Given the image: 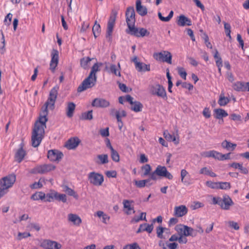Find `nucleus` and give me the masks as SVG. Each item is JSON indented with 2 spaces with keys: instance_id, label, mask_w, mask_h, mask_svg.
Listing matches in <instances>:
<instances>
[{
  "instance_id": "nucleus-1",
  "label": "nucleus",
  "mask_w": 249,
  "mask_h": 249,
  "mask_svg": "<svg viewBox=\"0 0 249 249\" xmlns=\"http://www.w3.org/2000/svg\"><path fill=\"white\" fill-rule=\"evenodd\" d=\"M48 108L43 107L38 120L35 123L32 132L31 143L34 147H38L44 137L45 128H46V123L48 121Z\"/></svg>"
},
{
  "instance_id": "nucleus-2",
  "label": "nucleus",
  "mask_w": 249,
  "mask_h": 249,
  "mask_svg": "<svg viewBox=\"0 0 249 249\" xmlns=\"http://www.w3.org/2000/svg\"><path fill=\"white\" fill-rule=\"evenodd\" d=\"M150 92L153 95L157 96L163 99H167L165 88L161 85L156 83L149 86Z\"/></svg>"
},
{
  "instance_id": "nucleus-3",
  "label": "nucleus",
  "mask_w": 249,
  "mask_h": 249,
  "mask_svg": "<svg viewBox=\"0 0 249 249\" xmlns=\"http://www.w3.org/2000/svg\"><path fill=\"white\" fill-rule=\"evenodd\" d=\"M16 180L15 174H10L0 180V190L4 191V190L11 187Z\"/></svg>"
},
{
  "instance_id": "nucleus-4",
  "label": "nucleus",
  "mask_w": 249,
  "mask_h": 249,
  "mask_svg": "<svg viewBox=\"0 0 249 249\" xmlns=\"http://www.w3.org/2000/svg\"><path fill=\"white\" fill-rule=\"evenodd\" d=\"M97 81V76L91 77L88 76L77 88V92H81L86 89L93 87L96 84Z\"/></svg>"
},
{
  "instance_id": "nucleus-5",
  "label": "nucleus",
  "mask_w": 249,
  "mask_h": 249,
  "mask_svg": "<svg viewBox=\"0 0 249 249\" xmlns=\"http://www.w3.org/2000/svg\"><path fill=\"white\" fill-rule=\"evenodd\" d=\"M58 88L55 87L53 88L49 93V96L47 101L45 102L43 107H46L47 108L49 107L51 110H53L54 107V104L58 94Z\"/></svg>"
},
{
  "instance_id": "nucleus-6",
  "label": "nucleus",
  "mask_w": 249,
  "mask_h": 249,
  "mask_svg": "<svg viewBox=\"0 0 249 249\" xmlns=\"http://www.w3.org/2000/svg\"><path fill=\"white\" fill-rule=\"evenodd\" d=\"M153 57L157 61L172 64V55L170 52L167 51H162L159 53H155Z\"/></svg>"
},
{
  "instance_id": "nucleus-7",
  "label": "nucleus",
  "mask_w": 249,
  "mask_h": 249,
  "mask_svg": "<svg viewBox=\"0 0 249 249\" xmlns=\"http://www.w3.org/2000/svg\"><path fill=\"white\" fill-rule=\"evenodd\" d=\"M90 183L97 186H101L104 181V176L101 174L92 172L88 175Z\"/></svg>"
},
{
  "instance_id": "nucleus-8",
  "label": "nucleus",
  "mask_w": 249,
  "mask_h": 249,
  "mask_svg": "<svg viewBox=\"0 0 249 249\" xmlns=\"http://www.w3.org/2000/svg\"><path fill=\"white\" fill-rule=\"evenodd\" d=\"M129 31H127L128 34L136 37H143L144 36H148L150 33L143 28H138L134 26V25L128 28Z\"/></svg>"
},
{
  "instance_id": "nucleus-9",
  "label": "nucleus",
  "mask_w": 249,
  "mask_h": 249,
  "mask_svg": "<svg viewBox=\"0 0 249 249\" xmlns=\"http://www.w3.org/2000/svg\"><path fill=\"white\" fill-rule=\"evenodd\" d=\"M55 169V166L52 164H45L36 166L33 170L35 174H43L53 171Z\"/></svg>"
},
{
  "instance_id": "nucleus-10",
  "label": "nucleus",
  "mask_w": 249,
  "mask_h": 249,
  "mask_svg": "<svg viewBox=\"0 0 249 249\" xmlns=\"http://www.w3.org/2000/svg\"><path fill=\"white\" fill-rule=\"evenodd\" d=\"M117 12L116 11L112 10L107 22V31L106 37H110L112 34L113 27L115 24Z\"/></svg>"
},
{
  "instance_id": "nucleus-11",
  "label": "nucleus",
  "mask_w": 249,
  "mask_h": 249,
  "mask_svg": "<svg viewBox=\"0 0 249 249\" xmlns=\"http://www.w3.org/2000/svg\"><path fill=\"white\" fill-rule=\"evenodd\" d=\"M126 21L128 28L134 25L135 13L133 7H129L125 12Z\"/></svg>"
},
{
  "instance_id": "nucleus-12",
  "label": "nucleus",
  "mask_w": 249,
  "mask_h": 249,
  "mask_svg": "<svg viewBox=\"0 0 249 249\" xmlns=\"http://www.w3.org/2000/svg\"><path fill=\"white\" fill-rule=\"evenodd\" d=\"M41 247L45 249H60L62 245L56 241L45 239L41 243Z\"/></svg>"
},
{
  "instance_id": "nucleus-13",
  "label": "nucleus",
  "mask_w": 249,
  "mask_h": 249,
  "mask_svg": "<svg viewBox=\"0 0 249 249\" xmlns=\"http://www.w3.org/2000/svg\"><path fill=\"white\" fill-rule=\"evenodd\" d=\"M155 173H157L158 176L164 177L169 179H172L173 178V175L167 171L165 166L158 165L155 170Z\"/></svg>"
},
{
  "instance_id": "nucleus-14",
  "label": "nucleus",
  "mask_w": 249,
  "mask_h": 249,
  "mask_svg": "<svg viewBox=\"0 0 249 249\" xmlns=\"http://www.w3.org/2000/svg\"><path fill=\"white\" fill-rule=\"evenodd\" d=\"M58 54L59 53L57 50L53 49L51 53V60L50 64V69L54 72L55 68L57 67L58 63Z\"/></svg>"
},
{
  "instance_id": "nucleus-15",
  "label": "nucleus",
  "mask_w": 249,
  "mask_h": 249,
  "mask_svg": "<svg viewBox=\"0 0 249 249\" xmlns=\"http://www.w3.org/2000/svg\"><path fill=\"white\" fill-rule=\"evenodd\" d=\"M63 155L61 152L56 150H50L48 152V158L52 161H59Z\"/></svg>"
},
{
  "instance_id": "nucleus-16",
  "label": "nucleus",
  "mask_w": 249,
  "mask_h": 249,
  "mask_svg": "<svg viewBox=\"0 0 249 249\" xmlns=\"http://www.w3.org/2000/svg\"><path fill=\"white\" fill-rule=\"evenodd\" d=\"M109 102L105 99L97 98L94 99L91 103L92 107L105 108L109 106Z\"/></svg>"
},
{
  "instance_id": "nucleus-17",
  "label": "nucleus",
  "mask_w": 249,
  "mask_h": 249,
  "mask_svg": "<svg viewBox=\"0 0 249 249\" xmlns=\"http://www.w3.org/2000/svg\"><path fill=\"white\" fill-rule=\"evenodd\" d=\"M233 88L238 91H244L248 90L249 91V82L244 83L243 82H237L233 84Z\"/></svg>"
},
{
  "instance_id": "nucleus-18",
  "label": "nucleus",
  "mask_w": 249,
  "mask_h": 249,
  "mask_svg": "<svg viewBox=\"0 0 249 249\" xmlns=\"http://www.w3.org/2000/svg\"><path fill=\"white\" fill-rule=\"evenodd\" d=\"M80 142L77 137L71 138L65 143V147L68 149H74L76 148Z\"/></svg>"
},
{
  "instance_id": "nucleus-19",
  "label": "nucleus",
  "mask_w": 249,
  "mask_h": 249,
  "mask_svg": "<svg viewBox=\"0 0 249 249\" xmlns=\"http://www.w3.org/2000/svg\"><path fill=\"white\" fill-rule=\"evenodd\" d=\"M177 23L179 26H191L192 25L191 20L183 15H181L178 17Z\"/></svg>"
},
{
  "instance_id": "nucleus-20",
  "label": "nucleus",
  "mask_w": 249,
  "mask_h": 249,
  "mask_svg": "<svg viewBox=\"0 0 249 249\" xmlns=\"http://www.w3.org/2000/svg\"><path fill=\"white\" fill-rule=\"evenodd\" d=\"M163 136L167 141L172 142L176 145L178 144L179 142V138L178 134H177V136H175L171 134L168 130H165L163 132Z\"/></svg>"
},
{
  "instance_id": "nucleus-21",
  "label": "nucleus",
  "mask_w": 249,
  "mask_h": 249,
  "mask_svg": "<svg viewBox=\"0 0 249 249\" xmlns=\"http://www.w3.org/2000/svg\"><path fill=\"white\" fill-rule=\"evenodd\" d=\"M188 212V209L185 205L176 206L174 208V215L179 217L185 215Z\"/></svg>"
},
{
  "instance_id": "nucleus-22",
  "label": "nucleus",
  "mask_w": 249,
  "mask_h": 249,
  "mask_svg": "<svg viewBox=\"0 0 249 249\" xmlns=\"http://www.w3.org/2000/svg\"><path fill=\"white\" fill-rule=\"evenodd\" d=\"M68 220L69 222L76 226H79L82 223L81 218L76 214L69 213L68 215Z\"/></svg>"
},
{
  "instance_id": "nucleus-23",
  "label": "nucleus",
  "mask_w": 249,
  "mask_h": 249,
  "mask_svg": "<svg viewBox=\"0 0 249 249\" xmlns=\"http://www.w3.org/2000/svg\"><path fill=\"white\" fill-rule=\"evenodd\" d=\"M136 9L137 13L141 16H144L147 13V9L146 7L142 5L141 0H136Z\"/></svg>"
},
{
  "instance_id": "nucleus-24",
  "label": "nucleus",
  "mask_w": 249,
  "mask_h": 249,
  "mask_svg": "<svg viewBox=\"0 0 249 249\" xmlns=\"http://www.w3.org/2000/svg\"><path fill=\"white\" fill-rule=\"evenodd\" d=\"M153 224L149 225L147 223H143L140 225L139 228L136 231L137 233L141 232L142 231H146L149 233H151L153 230Z\"/></svg>"
},
{
  "instance_id": "nucleus-25",
  "label": "nucleus",
  "mask_w": 249,
  "mask_h": 249,
  "mask_svg": "<svg viewBox=\"0 0 249 249\" xmlns=\"http://www.w3.org/2000/svg\"><path fill=\"white\" fill-rule=\"evenodd\" d=\"M231 199L229 196L224 197L223 199L221 198L220 206L222 209L228 210L230 206L232 204Z\"/></svg>"
},
{
  "instance_id": "nucleus-26",
  "label": "nucleus",
  "mask_w": 249,
  "mask_h": 249,
  "mask_svg": "<svg viewBox=\"0 0 249 249\" xmlns=\"http://www.w3.org/2000/svg\"><path fill=\"white\" fill-rule=\"evenodd\" d=\"M75 105L73 102H69L66 107V115L69 118H71L75 109Z\"/></svg>"
},
{
  "instance_id": "nucleus-27",
  "label": "nucleus",
  "mask_w": 249,
  "mask_h": 249,
  "mask_svg": "<svg viewBox=\"0 0 249 249\" xmlns=\"http://www.w3.org/2000/svg\"><path fill=\"white\" fill-rule=\"evenodd\" d=\"M26 155V152L23 149V146L21 145V147L18 149L15 154V158L18 163L20 162L24 158Z\"/></svg>"
},
{
  "instance_id": "nucleus-28",
  "label": "nucleus",
  "mask_w": 249,
  "mask_h": 249,
  "mask_svg": "<svg viewBox=\"0 0 249 249\" xmlns=\"http://www.w3.org/2000/svg\"><path fill=\"white\" fill-rule=\"evenodd\" d=\"M136 69L139 72L150 71V65H147L142 62L137 63Z\"/></svg>"
},
{
  "instance_id": "nucleus-29",
  "label": "nucleus",
  "mask_w": 249,
  "mask_h": 249,
  "mask_svg": "<svg viewBox=\"0 0 249 249\" xmlns=\"http://www.w3.org/2000/svg\"><path fill=\"white\" fill-rule=\"evenodd\" d=\"M97 158V160L95 162L98 164H104L108 162V157L107 154L98 155Z\"/></svg>"
},
{
  "instance_id": "nucleus-30",
  "label": "nucleus",
  "mask_w": 249,
  "mask_h": 249,
  "mask_svg": "<svg viewBox=\"0 0 249 249\" xmlns=\"http://www.w3.org/2000/svg\"><path fill=\"white\" fill-rule=\"evenodd\" d=\"M236 144L232 143L227 140H224L221 143V146L222 148L227 149V150L233 151L236 147Z\"/></svg>"
},
{
  "instance_id": "nucleus-31",
  "label": "nucleus",
  "mask_w": 249,
  "mask_h": 249,
  "mask_svg": "<svg viewBox=\"0 0 249 249\" xmlns=\"http://www.w3.org/2000/svg\"><path fill=\"white\" fill-rule=\"evenodd\" d=\"M230 101L229 98L225 96L224 93L222 91L219 95V98L218 101V104L220 106H225Z\"/></svg>"
},
{
  "instance_id": "nucleus-32",
  "label": "nucleus",
  "mask_w": 249,
  "mask_h": 249,
  "mask_svg": "<svg viewBox=\"0 0 249 249\" xmlns=\"http://www.w3.org/2000/svg\"><path fill=\"white\" fill-rule=\"evenodd\" d=\"M214 111L215 113V118L217 119H222L228 115L227 112L222 108L215 109Z\"/></svg>"
},
{
  "instance_id": "nucleus-33",
  "label": "nucleus",
  "mask_w": 249,
  "mask_h": 249,
  "mask_svg": "<svg viewBox=\"0 0 249 249\" xmlns=\"http://www.w3.org/2000/svg\"><path fill=\"white\" fill-rule=\"evenodd\" d=\"M102 65L103 64L102 63H95L91 67V70L89 74V76H90L91 77H94V76H97L96 73L100 71L99 67L102 66Z\"/></svg>"
},
{
  "instance_id": "nucleus-34",
  "label": "nucleus",
  "mask_w": 249,
  "mask_h": 249,
  "mask_svg": "<svg viewBox=\"0 0 249 249\" xmlns=\"http://www.w3.org/2000/svg\"><path fill=\"white\" fill-rule=\"evenodd\" d=\"M150 181V179H143V180H135V185L138 187V188H143L145 187L146 185L147 186H151L152 183H148V184H146L147 183H149Z\"/></svg>"
},
{
  "instance_id": "nucleus-35",
  "label": "nucleus",
  "mask_w": 249,
  "mask_h": 249,
  "mask_svg": "<svg viewBox=\"0 0 249 249\" xmlns=\"http://www.w3.org/2000/svg\"><path fill=\"white\" fill-rule=\"evenodd\" d=\"M93 59L89 57H85L81 58L80 61L81 67L85 70L89 68V64Z\"/></svg>"
},
{
  "instance_id": "nucleus-36",
  "label": "nucleus",
  "mask_w": 249,
  "mask_h": 249,
  "mask_svg": "<svg viewBox=\"0 0 249 249\" xmlns=\"http://www.w3.org/2000/svg\"><path fill=\"white\" fill-rule=\"evenodd\" d=\"M63 188L64 191H65L68 195L73 196L76 199H78V195L73 189L70 188L67 185L64 186Z\"/></svg>"
},
{
  "instance_id": "nucleus-37",
  "label": "nucleus",
  "mask_w": 249,
  "mask_h": 249,
  "mask_svg": "<svg viewBox=\"0 0 249 249\" xmlns=\"http://www.w3.org/2000/svg\"><path fill=\"white\" fill-rule=\"evenodd\" d=\"M46 194L43 192H36L31 196V199L33 200H43L45 198Z\"/></svg>"
},
{
  "instance_id": "nucleus-38",
  "label": "nucleus",
  "mask_w": 249,
  "mask_h": 249,
  "mask_svg": "<svg viewBox=\"0 0 249 249\" xmlns=\"http://www.w3.org/2000/svg\"><path fill=\"white\" fill-rule=\"evenodd\" d=\"M180 235L184 236H188L189 234V227L185 225H180V227L177 229Z\"/></svg>"
},
{
  "instance_id": "nucleus-39",
  "label": "nucleus",
  "mask_w": 249,
  "mask_h": 249,
  "mask_svg": "<svg viewBox=\"0 0 249 249\" xmlns=\"http://www.w3.org/2000/svg\"><path fill=\"white\" fill-rule=\"evenodd\" d=\"M142 107L143 105L140 102L134 101L133 105H131V109L136 112H138L142 111Z\"/></svg>"
},
{
  "instance_id": "nucleus-40",
  "label": "nucleus",
  "mask_w": 249,
  "mask_h": 249,
  "mask_svg": "<svg viewBox=\"0 0 249 249\" xmlns=\"http://www.w3.org/2000/svg\"><path fill=\"white\" fill-rule=\"evenodd\" d=\"M56 195L57 192L56 191L54 190H50V192L46 195V200L45 201L47 202H51L54 199H56Z\"/></svg>"
},
{
  "instance_id": "nucleus-41",
  "label": "nucleus",
  "mask_w": 249,
  "mask_h": 249,
  "mask_svg": "<svg viewBox=\"0 0 249 249\" xmlns=\"http://www.w3.org/2000/svg\"><path fill=\"white\" fill-rule=\"evenodd\" d=\"M199 174L208 175L211 177H215L216 175L211 170H210L207 167H205L201 168L199 171Z\"/></svg>"
},
{
  "instance_id": "nucleus-42",
  "label": "nucleus",
  "mask_w": 249,
  "mask_h": 249,
  "mask_svg": "<svg viewBox=\"0 0 249 249\" xmlns=\"http://www.w3.org/2000/svg\"><path fill=\"white\" fill-rule=\"evenodd\" d=\"M123 205L124 208L127 209V211L125 212V213L129 215L131 214L130 211L133 210V213H135V211L133 209V207H131L130 204V201L128 200H124L123 201Z\"/></svg>"
},
{
  "instance_id": "nucleus-43",
  "label": "nucleus",
  "mask_w": 249,
  "mask_h": 249,
  "mask_svg": "<svg viewBox=\"0 0 249 249\" xmlns=\"http://www.w3.org/2000/svg\"><path fill=\"white\" fill-rule=\"evenodd\" d=\"M101 31V27L97 21L95 22V24L92 27V32L95 38H96L99 35Z\"/></svg>"
},
{
  "instance_id": "nucleus-44",
  "label": "nucleus",
  "mask_w": 249,
  "mask_h": 249,
  "mask_svg": "<svg viewBox=\"0 0 249 249\" xmlns=\"http://www.w3.org/2000/svg\"><path fill=\"white\" fill-rule=\"evenodd\" d=\"M43 183H45V179L43 178H41L37 182H36L34 183L31 184L30 185V187L32 189L40 188L43 186Z\"/></svg>"
},
{
  "instance_id": "nucleus-45",
  "label": "nucleus",
  "mask_w": 249,
  "mask_h": 249,
  "mask_svg": "<svg viewBox=\"0 0 249 249\" xmlns=\"http://www.w3.org/2000/svg\"><path fill=\"white\" fill-rule=\"evenodd\" d=\"M142 171H143V173L142 176L144 177L149 175L150 174V172L152 169L151 166L149 164H146L142 166Z\"/></svg>"
},
{
  "instance_id": "nucleus-46",
  "label": "nucleus",
  "mask_w": 249,
  "mask_h": 249,
  "mask_svg": "<svg viewBox=\"0 0 249 249\" xmlns=\"http://www.w3.org/2000/svg\"><path fill=\"white\" fill-rule=\"evenodd\" d=\"M146 213H141L140 216H135L132 219L131 222H135L136 223L138 222L140 220L147 221L146 218Z\"/></svg>"
},
{
  "instance_id": "nucleus-47",
  "label": "nucleus",
  "mask_w": 249,
  "mask_h": 249,
  "mask_svg": "<svg viewBox=\"0 0 249 249\" xmlns=\"http://www.w3.org/2000/svg\"><path fill=\"white\" fill-rule=\"evenodd\" d=\"M82 119L86 120H91L93 119L92 110H89L82 114Z\"/></svg>"
},
{
  "instance_id": "nucleus-48",
  "label": "nucleus",
  "mask_w": 249,
  "mask_h": 249,
  "mask_svg": "<svg viewBox=\"0 0 249 249\" xmlns=\"http://www.w3.org/2000/svg\"><path fill=\"white\" fill-rule=\"evenodd\" d=\"M110 151L112 160L115 162H118L120 160V156L118 152L114 149H113Z\"/></svg>"
},
{
  "instance_id": "nucleus-49",
  "label": "nucleus",
  "mask_w": 249,
  "mask_h": 249,
  "mask_svg": "<svg viewBox=\"0 0 249 249\" xmlns=\"http://www.w3.org/2000/svg\"><path fill=\"white\" fill-rule=\"evenodd\" d=\"M213 56L216 59L215 62L217 67L222 66V60L221 57L219 55L218 52L217 50H215V53Z\"/></svg>"
},
{
  "instance_id": "nucleus-50",
  "label": "nucleus",
  "mask_w": 249,
  "mask_h": 249,
  "mask_svg": "<svg viewBox=\"0 0 249 249\" xmlns=\"http://www.w3.org/2000/svg\"><path fill=\"white\" fill-rule=\"evenodd\" d=\"M231 188V184L228 182H218V189L226 190Z\"/></svg>"
},
{
  "instance_id": "nucleus-51",
  "label": "nucleus",
  "mask_w": 249,
  "mask_h": 249,
  "mask_svg": "<svg viewBox=\"0 0 249 249\" xmlns=\"http://www.w3.org/2000/svg\"><path fill=\"white\" fill-rule=\"evenodd\" d=\"M109 71L116 76H121L120 71L119 70H117V67L114 64H112L110 65L109 68Z\"/></svg>"
},
{
  "instance_id": "nucleus-52",
  "label": "nucleus",
  "mask_w": 249,
  "mask_h": 249,
  "mask_svg": "<svg viewBox=\"0 0 249 249\" xmlns=\"http://www.w3.org/2000/svg\"><path fill=\"white\" fill-rule=\"evenodd\" d=\"M164 230H167L166 228H163L161 226H159L157 228V229H156V231H157V236L159 238H160V239H162L163 238V231Z\"/></svg>"
},
{
  "instance_id": "nucleus-53",
  "label": "nucleus",
  "mask_w": 249,
  "mask_h": 249,
  "mask_svg": "<svg viewBox=\"0 0 249 249\" xmlns=\"http://www.w3.org/2000/svg\"><path fill=\"white\" fill-rule=\"evenodd\" d=\"M123 249H141V248L137 243H133L124 246Z\"/></svg>"
},
{
  "instance_id": "nucleus-54",
  "label": "nucleus",
  "mask_w": 249,
  "mask_h": 249,
  "mask_svg": "<svg viewBox=\"0 0 249 249\" xmlns=\"http://www.w3.org/2000/svg\"><path fill=\"white\" fill-rule=\"evenodd\" d=\"M206 185L212 189H218V182H214L211 181H207L206 182Z\"/></svg>"
},
{
  "instance_id": "nucleus-55",
  "label": "nucleus",
  "mask_w": 249,
  "mask_h": 249,
  "mask_svg": "<svg viewBox=\"0 0 249 249\" xmlns=\"http://www.w3.org/2000/svg\"><path fill=\"white\" fill-rule=\"evenodd\" d=\"M178 72L179 75L183 79L186 80L187 73L185 71L184 68H178Z\"/></svg>"
},
{
  "instance_id": "nucleus-56",
  "label": "nucleus",
  "mask_w": 249,
  "mask_h": 249,
  "mask_svg": "<svg viewBox=\"0 0 249 249\" xmlns=\"http://www.w3.org/2000/svg\"><path fill=\"white\" fill-rule=\"evenodd\" d=\"M100 134L103 137H108L109 135V128L107 127L105 129H100Z\"/></svg>"
},
{
  "instance_id": "nucleus-57",
  "label": "nucleus",
  "mask_w": 249,
  "mask_h": 249,
  "mask_svg": "<svg viewBox=\"0 0 249 249\" xmlns=\"http://www.w3.org/2000/svg\"><path fill=\"white\" fill-rule=\"evenodd\" d=\"M56 199L62 201L63 202L65 203L67 201L66 195L65 194H59L57 193Z\"/></svg>"
},
{
  "instance_id": "nucleus-58",
  "label": "nucleus",
  "mask_w": 249,
  "mask_h": 249,
  "mask_svg": "<svg viewBox=\"0 0 249 249\" xmlns=\"http://www.w3.org/2000/svg\"><path fill=\"white\" fill-rule=\"evenodd\" d=\"M31 236V234L29 232H24L23 233L18 232V239L21 240L22 238H25Z\"/></svg>"
},
{
  "instance_id": "nucleus-59",
  "label": "nucleus",
  "mask_w": 249,
  "mask_h": 249,
  "mask_svg": "<svg viewBox=\"0 0 249 249\" xmlns=\"http://www.w3.org/2000/svg\"><path fill=\"white\" fill-rule=\"evenodd\" d=\"M231 119L234 121H241L242 117L239 114L233 113L231 115Z\"/></svg>"
},
{
  "instance_id": "nucleus-60",
  "label": "nucleus",
  "mask_w": 249,
  "mask_h": 249,
  "mask_svg": "<svg viewBox=\"0 0 249 249\" xmlns=\"http://www.w3.org/2000/svg\"><path fill=\"white\" fill-rule=\"evenodd\" d=\"M188 174V172L185 169H182L181 170L180 176L181 182L186 184L187 182L184 180L185 177Z\"/></svg>"
},
{
  "instance_id": "nucleus-61",
  "label": "nucleus",
  "mask_w": 249,
  "mask_h": 249,
  "mask_svg": "<svg viewBox=\"0 0 249 249\" xmlns=\"http://www.w3.org/2000/svg\"><path fill=\"white\" fill-rule=\"evenodd\" d=\"M229 225L231 228L235 230H238L239 229V226H238V223L234 221H229Z\"/></svg>"
},
{
  "instance_id": "nucleus-62",
  "label": "nucleus",
  "mask_w": 249,
  "mask_h": 249,
  "mask_svg": "<svg viewBox=\"0 0 249 249\" xmlns=\"http://www.w3.org/2000/svg\"><path fill=\"white\" fill-rule=\"evenodd\" d=\"M213 151H214V150H211V151H205V152H203L202 153L201 155L203 157H206V158H210V157H212L213 158Z\"/></svg>"
},
{
  "instance_id": "nucleus-63",
  "label": "nucleus",
  "mask_w": 249,
  "mask_h": 249,
  "mask_svg": "<svg viewBox=\"0 0 249 249\" xmlns=\"http://www.w3.org/2000/svg\"><path fill=\"white\" fill-rule=\"evenodd\" d=\"M106 175L108 178H116L117 173L115 171H108L106 172Z\"/></svg>"
},
{
  "instance_id": "nucleus-64",
  "label": "nucleus",
  "mask_w": 249,
  "mask_h": 249,
  "mask_svg": "<svg viewBox=\"0 0 249 249\" xmlns=\"http://www.w3.org/2000/svg\"><path fill=\"white\" fill-rule=\"evenodd\" d=\"M203 115L206 118H209L211 117V112L209 109L207 107H205L203 111Z\"/></svg>"
}]
</instances>
